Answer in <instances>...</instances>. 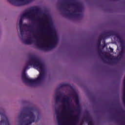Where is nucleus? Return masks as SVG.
I'll use <instances>...</instances> for the list:
<instances>
[{"instance_id":"10","label":"nucleus","mask_w":125,"mask_h":125,"mask_svg":"<svg viewBox=\"0 0 125 125\" xmlns=\"http://www.w3.org/2000/svg\"><path fill=\"white\" fill-rule=\"evenodd\" d=\"M88 125H92V121H91V120L89 121Z\"/></svg>"},{"instance_id":"9","label":"nucleus","mask_w":125,"mask_h":125,"mask_svg":"<svg viewBox=\"0 0 125 125\" xmlns=\"http://www.w3.org/2000/svg\"><path fill=\"white\" fill-rule=\"evenodd\" d=\"M3 124H5V125H8V121L6 119V120L3 122V121H1L0 122V125H2Z\"/></svg>"},{"instance_id":"11","label":"nucleus","mask_w":125,"mask_h":125,"mask_svg":"<svg viewBox=\"0 0 125 125\" xmlns=\"http://www.w3.org/2000/svg\"><path fill=\"white\" fill-rule=\"evenodd\" d=\"M112 51H113V49H112Z\"/></svg>"},{"instance_id":"5","label":"nucleus","mask_w":125,"mask_h":125,"mask_svg":"<svg viewBox=\"0 0 125 125\" xmlns=\"http://www.w3.org/2000/svg\"><path fill=\"white\" fill-rule=\"evenodd\" d=\"M28 111V115L27 116L28 119L27 123L32 124V123H34V122H38L39 120H40V115H38L37 116H35L34 115V112H33V110L32 109H29Z\"/></svg>"},{"instance_id":"4","label":"nucleus","mask_w":125,"mask_h":125,"mask_svg":"<svg viewBox=\"0 0 125 125\" xmlns=\"http://www.w3.org/2000/svg\"><path fill=\"white\" fill-rule=\"evenodd\" d=\"M40 13L38 12H34L33 11H28L22 14L19 18L17 22V28H19L21 33L23 32V29H26L28 27L27 24H23V20L26 18L32 20V21H38L40 20Z\"/></svg>"},{"instance_id":"2","label":"nucleus","mask_w":125,"mask_h":125,"mask_svg":"<svg viewBox=\"0 0 125 125\" xmlns=\"http://www.w3.org/2000/svg\"><path fill=\"white\" fill-rule=\"evenodd\" d=\"M51 25V22L48 18L46 17L44 20V26H45L46 31L35 32L33 36L23 40V43L25 44L36 43L39 47L43 49L53 48L58 42V37L55 31L52 32L51 29H50Z\"/></svg>"},{"instance_id":"3","label":"nucleus","mask_w":125,"mask_h":125,"mask_svg":"<svg viewBox=\"0 0 125 125\" xmlns=\"http://www.w3.org/2000/svg\"><path fill=\"white\" fill-rule=\"evenodd\" d=\"M57 102L60 101L61 112L56 110V115L59 125H77L78 116L74 113V110L70 104V98L67 97L58 98L55 97Z\"/></svg>"},{"instance_id":"1","label":"nucleus","mask_w":125,"mask_h":125,"mask_svg":"<svg viewBox=\"0 0 125 125\" xmlns=\"http://www.w3.org/2000/svg\"><path fill=\"white\" fill-rule=\"evenodd\" d=\"M21 78L26 84L31 86L42 85L45 78L43 64L35 58L26 61L22 69Z\"/></svg>"},{"instance_id":"6","label":"nucleus","mask_w":125,"mask_h":125,"mask_svg":"<svg viewBox=\"0 0 125 125\" xmlns=\"http://www.w3.org/2000/svg\"><path fill=\"white\" fill-rule=\"evenodd\" d=\"M9 2H19L20 3H22L23 4H26L28 3L29 2L27 1V0H8Z\"/></svg>"},{"instance_id":"12","label":"nucleus","mask_w":125,"mask_h":125,"mask_svg":"<svg viewBox=\"0 0 125 125\" xmlns=\"http://www.w3.org/2000/svg\"><path fill=\"white\" fill-rule=\"evenodd\" d=\"M55 96H56V94H55Z\"/></svg>"},{"instance_id":"8","label":"nucleus","mask_w":125,"mask_h":125,"mask_svg":"<svg viewBox=\"0 0 125 125\" xmlns=\"http://www.w3.org/2000/svg\"><path fill=\"white\" fill-rule=\"evenodd\" d=\"M74 98L76 100V104H79V97H78V95L77 94L74 95Z\"/></svg>"},{"instance_id":"7","label":"nucleus","mask_w":125,"mask_h":125,"mask_svg":"<svg viewBox=\"0 0 125 125\" xmlns=\"http://www.w3.org/2000/svg\"><path fill=\"white\" fill-rule=\"evenodd\" d=\"M67 15L69 16V17H76V16H77V14L75 12L69 13Z\"/></svg>"}]
</instances>
